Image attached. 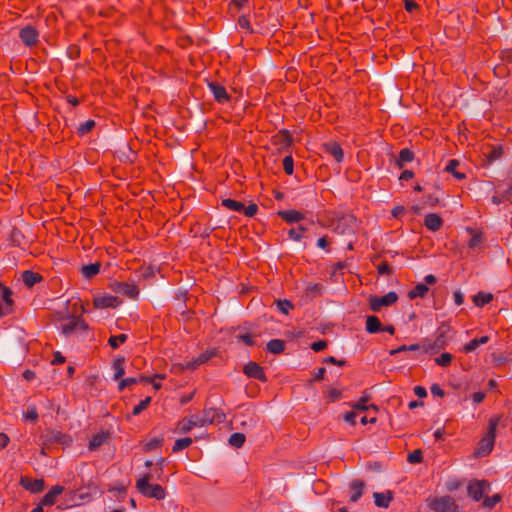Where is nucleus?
Segmentation results:
<instances>
[{
    "mask_svg": "<svg viewBox=\"0 0 512 512\" xmlns=\"http://www.w3.org/2000/svg\"><path fill=\"white\" fill-rule=\"evenodd\" d=\"M22 280L27 287H33L35 284L43 280V276L32 270H25L22 273Z\"/></svg>",
    "mask_w": 512,
    "mask_h": 512,
    "instance_id": "bb28decb",
    "label": "nucleus"
},
{
    "mask_svg": "<svg viewBox=\"0 0 512 512\" xmlns=\"http://www.w3.org/2000/svg\"><path fill=\"white\" fill-rule=\"evenodd\" d=\"M112 368L114 370V377L113 379L114 380H119L123 377V375L125 374V369H124V358L121 357V358H117L113 361L112 363Z\"/></svg>",
    "mask_w": 512,
    "mask_h": 512,
    "instance_id": "4c0bfd02",
    "label": "nucleus"
},
{
    "mask_svg": "<svg viewBox=\"0 0 512 512\" xmlns=\"http://www.w3.org/2000/svg\"><path fill=\"white\" fill-rule=\"evenodd\" d=\"M350 489H351L350 501L356 502L361 498V496L363 494L364 482L359 479L353 480L350 483Z\"/></svg>",
    "mask_w": 512,
    "mask_h": 512,
    "instance_id": "cd10ccee",
    "label": "nucleus"
},
{
    "mask_svg": "<svg viewBox=\"0 0 512 512\" xmlns=\"http://www.w3.org/2000/svg\"><path fill=\"white\" fill-rule=\"evenodd\" d=\"M425 225H438L442 224V218L440 215L436 213H428L424 216V222Z\"/></svg>",
    "mask_w": 512,
    "mask_h": 512,
    "instance_id": "5fc2aeb1",
    "label": "nucleus"
},
{
    "mask_svg": "<svg viewBox=\"0 0 512 512\" xmlns=\"http://www.w3.org/2000/svg\"><path fill=\"white\" fill-rule=\"evenodd\" d=\"M64 491V488L60 485L53 486L41 499V503L44 506H52L56 502L57 496Z\"/></svg>",
    "mask_w": 512,
    "mask_h": 512,
    "instance_id": "393cba45",
    "label": "nucleus"
},
{
    "mask_svg": "<svg viewBox=\"0 0 512 512\" xmlns=\"http://www.w3.org/2000/svg\"><path fill=\"white\" fill-rule=\"evenodd\" d=\"M376 269L379 275L390 276L393 274V268L387 261H381L379 264L376 265Z\"/></svg>",
    "mask_w": 512,
    "mask_h": 512,
    "instance_id": "3c124183",
    "label": "nucleus"
},
{
    "mask_svg": "<svg viewBox=\"0 0 512 512\" xmlns=\"http://www.w3.org/2000/svg\"><path fill=\"white\" fill-rule=\"evenodd\" d=\"M19 37L26 47H33L39 41V32L34 26L27 25L19 31Z\"/></svg>",
    "mask_w": 512,
    "mask_h": 512,
    "instance_id": "4468645a",
    "label": "nucleus"
},
{
    "mask_svg": "<svg viewBox=\"0 0 512 512\" xmlns=\"http://www.w3.org/2000/svg\"><path fill=\"white\" fill-rule=\"evenodd\" d=\"M460 162L457 159H451L449 160L445 171L448 173H451L456 179L463 180L466 178V174L457 171V167L459 166Z\"/></svg>",
    "mask_w": 512,
    "mask_h": 512,
    "instance_id": "f704fd0d",
    "label": "nucleus"
},
{
    "mask_svg": "<svg viewBox=\"0 0 512 512\" xmlns=\"http://www.w3.org/2000/svg\"><path fill=\"white\" fill-rule=\"evenodd\" d=\"M243 372L247 377L259 380L261 382H267L268 380L263 367L253 361L248 362L244 366Z\"/></svg>",
    "mask_w": 512,
    "mask_h": 512,
    "instance_id": "dca6fc26",
    "label": "nucleus"
},
{
    "mask_svg": "<svg viewBox=\"0 0 512 512\" xmlns=\"http://www.w3.org/2000/svg\"><path fill=\"white\" fill-rule=\"evenodd\" d=\"M452 359H453V356L450 353L444 352L439 357H437L435 359V362L437 365H439L441 367H448L451 364Z\"/></svg>",
    "mask_w": 512,
    "mask_h": 512,
    "instance_id": "8fccbe9b",
    "label": "nucleus"
},
{
    "mask_svg": "<svg viewBox=\"0 0 512 512\" xmlns=\"http://www.w3.org/2000/svg\"><path fill=\"white\" fill-rule=\"evenodd\" d=\"M415 158L414 152L409 148H403L399 151L398 158L396 160V166L399 169L404 167L405 162H411Z\"/></svg>",
    "mask_w": 512,
    "mask_h": 512,
    "instance_id": "c85d7f7f",
    "label": "nucleus"
},
{
    "mask_svg": "<svg viewBox=\"0 0 512 512\" xmlns=\"http://www.w3.org/2000/svg\"><path fill=\"white\" fill-rule=\"evenodd\" d=\"M193 443L192 438L190 437H184L177 439L172 447L173 453H177L179 451H182L186 448H188Z\"/></svg>",
    "mask_w": 512,
    "mask_h": 512,
    "instance_id": "a19ab883",
    "label": "nucleus"
},
{
    "mask_svg": "<svg viewBox=\"0 0 512 512\" xmlns=\"http://www.w3.org/2000/svg\"><path fill=\"white\" fill-rule=\"evenodd\" d=\"M366 331L375 334L382 331V324L377 316L371 315L366 319Z\"/></svg>",
    "mask_w": 512,
    "mask_h": 512,
    "instance_id": "7c9ffc66",
    "label": "nucleus"
},
{
    "mask_svg": "<svg viewBox=\"0 0 512 512\" xmlns=\"http://www.w3.org/2000/svg\"><path fill=\"white\" fill-rule=\"evenodd\" d=\"M367 400H368V397H361L360 400L353 406V408L356 410H362V411H365L369 408H372L374 410L378 409L377 406L374 404L367 406L366 405Z\"/></svg>",
    "mask_w": 512,
    "mask_h": 512,
    "instance_id": "680f3d73",
    "label": "nucleus"
},
{
    "mask_svg": "<svg viewBox=\"0 0 512 512\" xmlns=\"http://www.w3.org/2000/svg\"><path fill=\"white\" fill-rule=\"evenodd\" d=\"M428 507L434 512H459V507L451 496L430 498Z\"/></svg>",
    "mask_w": 512,
    "mask_h": 512,
    "instance_id": "39448f33",
    "label": "nucleus"
},
{
    "mask_svg": "<svg viewBox=\"0 0 512 512\" xmlns=\"http://www.w3.org/2000/svg\"><path fill=\"white\" fill-rule=\"evenodd\" d=\"M271 144L278 153H292L294 138L288 129H281L271 137Z\"/></svg>",
    "mask_w": 512,
    "mask_h": 512,
    "instance_id": "20e7f679",
    "label": "nucleus"
},
{
    "mask_svg": "<svg viewBox=\"0 0 512 512\" xmlns=\"http://www.w3.org/2000/svg\"><path fill=\"white\" fill-rule=\"evenodd\" d=\"M10 242L12 245L18 247L27 243L25 235L17 227H14L10 234Z\"/></svg>",
    "mask_w": 512,
    "mask_h": 512,
    "instance_id": "e433bc0d",
    "label": "nucleus"
},
{
    "mask_svg": "<svg viewBox=\"0 0 512 512\" xmlns=\"http://www.w3.org/2000/svg\"><path fill=\"white\" fill-rule=\"evenodd\" d=\"M323 150L330 154L337 163H341L344 158L343 149L336 141H330L323 144Z\"/></svg>",
    "mask_w": 512,
    "mask_h": 512,
    "instance_id": "4be33fe9",
    "label": "nucleus"
},
{
    "mask_svg": "<svg viewBox=\"0 0 512 512\" xmlns=\"http://www.w3.org/2000/svg\"><path fill=\"white\" fill-rule=\"evenodd\" d=\"M246 437L243 433L235 432L229 437V444L235 448H240L244 445Z\"/></svg>",
    "mask_w": 512,
    "mask_h": 512,
    "instance_id": "79ce46f5",
    "label": "nucleus"
},
{
    "mask_svg": "<svg viewBox=\"0 0 512 512\" xmlns=\"http://www.w3.org/2000/svg\"><path fill=\"white\" fill-rule=\"evenodd\" d=\"M193 429L191 420L189 417H184L181 420H179L176 424V431L179 434H186L190 432Z\"/></svg>",
    "mask_w": 512,
    "mask_h": 512,
    "instance_id": "ea45409f",
    "label": "nucleus"
},
{
    "mask_svg": "<svg viewBox=\"0 0 512 512\" xmlns=\"http://www.w3.org/2000/svg\"><path fill=\"white\" fill-rule=\"evenodd\" d=\"M122 303L118 296L111 294H98L94 296L93 306L96 309L117 308Z\"/></svg>",
    "mask_w": 512,
    "mask_h": 512,
    "instance_id": "9b49d317",
    "label": "nucleus"
},
{
    "mask_svg": "<svg viewBox=\"0 0 512 512\" xmlns=\"http://www.w3.org/2000/svg\"><path fill=\"white\" fill-rule=\"evenodd\" d=\"M101 264L99 262L90 263L88 265H83L81 268V272L84 277L92 278L96 276L100 272Z\"/></svg>",
    "mask_w": 512,
    "mask_h": 512,
    "instance_id": "c9c22d12",
    "label": "nucleus"
},
{
    "mask_svg": "<svg viewBox=\"0 0 512 512\" xmlns=\"http://www.w3.org/2000/svg\"><path fill=\"white\" fill-rule=\"evenodd\" d=\"M277 307L283 314L287 315L294 308V305L290 300L284 299L277 301Z\"/></svg>",
    "mask_w": 512,
    "mask_h": 512,
    "instance_id": "4d7b16f0",
    "label": "nucleus"
},
{
    "mask_svg": "<svg viewBox=\"0 0 512 512\" xmlns=\"http://www.w3.org/2000/svg\"><path fill=\"white\" fill-rule=\"evenodd\" d=\"M501 500L502 495L497 493L491 497H486L482 502V506L484 508L493 509L499 502H501Z\"/></svg>",
    "mask_w": 512,
    "mask_h": 512,
    "instance_id": "de8ad7c7",
    "label": "nucleus"
},
{
    "mask_svg": "<svg viewBox=\"0 0 512 512\" xmlns=\"http://www.w3.org/2000/svg\"><path fill=\"white\" fill-rule=\"evenodd\" d=\"M214 229L215 228H210L209 226H190L189 232L193 237H206L209 236Z\"/></svg>",
    "mask_w": 512,
    "mask_h": 512,
    "instance_id": "58836bf2",
    "label": "nucleus"
},
{
    "mask_svg": "<svg viewBox=\"0 0 512 512\" xmlns=\"http://www.w3.org/2000/svg\"><path fill=\"white\" fill-rule=\"evenodd\" d=\"M422 210L423 208L418 205L412 206L409 210H406L404 206H395L392 209L391 214L398 221H404L402 218L404 215H408L405 219L406 221H416L415 216L422 215Z\"/></svg>",
    "mask_w": 512,
    "mask_h": 512,
    "instance_id": "f8f14e48",
    "label": "nucleus"
},
{
    "mask_svg": "<svg viewBox=\"0 0 512 512\" xmlns=\"http://www.w3.org/2000/svg\"><path fill=\"white\" fill-rule=\"evenodd\" d=\"M354 222V215L347 212H337L331 219V224H353Z\"/></svg>",
    "mask_w": 512,
    "mask_h": 512,
    "instance_id": "473e14b6",
    "label": "nucleus"
},
{
    "mask_svg": "<svg viewBox=\"0 0 512 512\" xmlns=\"http://www.w3.org/2000/svg\"><path fill=\"white\" fill-rule=\"evenodd\" d=\"M306 231V226H298V228H291L289 230V237L292 238L295 241H299L303 233Z\"/></svg>",
    "mask_w": 512,
    "mask_h": 512,
    "instance_id": "13d9d810",
    "label": "nucleus"
},
{
    "mask_svg": "<svg viewBox=\"0 0 512 512\" xmlns=\"http://www.w3.org/2000/svg\"><path fill=\"white\" fill-rule=\"evenodd\" d=\"M283 169L287 175H292L294 172V161L290 153L283 159Z\"/></svg>",
    "mask_w": 512,
    "mask_h": 512,
    "instance_id": "6e6d98bb",
    "label": "nucleus"
},
{
    "mask_svg": "<svg viewBox=\"0 0 512 512\" xmlns=\"http://www.w3.org/2000/svg\"><path fill=\"white\" fill-rule=\"evenodd\" d=\"M285 341L281 339H272L266 344V350L272 354H280L285 350Z\"/></svg>",
    "mask_w": 512,
    "mask_h": 512,
    "instance_id": "2f4dec72",
    "label": "nucleus"
},
{
    "mask_svg": "<svg viewBox=\"0 0 512 512\" xmlns=\"http://www.w3.org/2000/svg\"><path fill=\"white\" fill-rule=\"evenodd\" d=\"M23 417L26 421L36 423L39 418L37 407L35 405H29L27 410L23 413Z\"/></svg>",
    "mask_w": 512,
    "mask_h": 512,
    "instance_id": "c03bdc74",
    "label": "nucleus"
},
{
    "mask_svg": "<svg viewBox=\"0 0 512 512\" xmlns=\"http://www.w3.org/2000/svg\"><path fill=\"white\" fill-rule=\"evenodd\" d=\"M238 342H243L246 346L253 347L256 345V341L254 336L250 333L238 334L236 336Z\"/></svg>",
    "mask_w": 512,
    "mask_h": 512,
    "instance_id": "603ef678",
    "label": "nucleus"
},
{
    "mask_svg": "<svg viewBox=\"0 0 512 512\" xmlns=\"http://www.w3.org/2000/svg\"><path fill=\"white\" fill-rule=\"evenodd\" d=\"M222 206L248 217L254 216L258 211V206L256 203H250L248 206H245L243 202L231 198L223 199Z\"/></svg>",
    "mask_w": 512,
    "mask_h": 512,
    "instance_id": "0eeeda50",
    "label": "nucleus"
},
{
    "mask_svg": "<svg viewBox=\"0 0 512 512\" xmlns=\"http://www.w3.org/2000/svg\"><path fill=\"white\" fill-rule=\"evenodd\" d=\"M238 25L242 28L247 30L250 34L254 33V30L252 29V26L250 24V20L247 16L242 15L238 18Z\"/></svg>",
    "mask_w": 512,
    "mask_h": 512,
    "instance_id": "0e129e2a",
    "label": "nucleus"
},
{
    "mask_svg": "<svg viewBox=\"0 0 512 512\" xmlns=\"http://www.w3.org/2000/svg\"><path fill=\"white\" fill-rule=\"evenodd\" d=\"M154 378H160L161 380L165 379V375L163 374H155L153 377H127L121 379L118 385V390L122 392L126 387H129L134 384L143 383V382H152Z\"/></svg>",
    "mask_w": 512,
    "mask_h": 512,
    "instance_id": "a211bd4d",
    "label": "nucleus"
},
{
    "mask_svg": "<svg viewBox=\"0 0 512 512\" xmlns=\"http://www.w3.org/2000/svg\"><path fill=\"white\" fill-rule=\"evenodd\" d=\"M151 474L146 473L136 482V488L143 496L162 500L166 496L165 489L159 484H150Z\"/></svg>",
    "mask_w": 512,
    "mask_h": 512,
    "instance_id": "7ed1b4c3",
    "label": "nucleus"
},
{
    "mask_svg": "<svg viewBox=\"0 0 512 512\" xmlns=\"http://www.w3.org/2000/svg\"><path fill=\"white\" fill-rule=\"evenodd\" d=\"M500 422V417L494 416L489 419L488 423V431L485 436H483L479 442L478 447L475 451L476 457H484L489 455L495 444L496 439V430Z\"/></svg>",
    "mask_w": 512,
    "mask_h": 512,
    "instance_id": "f257e3e1",
    "label": "nucleus"
},
{
    "mask_svg": "<svg viewBox=\"0 0 512 512\" xmlns=\"http://www.w3.org/2000/svg\"><path fill=\"white\" fill-rule=\"evenodd\" d=\"M96 126V122L92 119L87 120L85 123H82L77 128V134L78 136H84L88 133H90L94 127Z\"/></svg>",
    "mask_w": 512,
    "mask_h": 512,
    "instance_id": "a18cd8bd",
    "label": "nucleus"
},
{
    "mask_svg": "<svg viewBox=\"0 0 512 512\" xmlns=\"http://www.w3.org/2000/svg\"><path fill=\"white\" fill-rule=\"evenodd\" d=\"M207 86L218 104H225L231 100V96L222 84L216 81H207Z\"/></svg>",
    "mask_w": 512,
    "mask_h": 512,
    "instance_id": "ddd939ff",
    "label": "nucleus"
},
{
    "mask_svg": "<svg viewBox=\"0 0 512 512\" xmlns=\"http://www.w3.org/2000/svg\"><path fill=\"white\" fill-rule=\"evenodd\" d=\"M277 215L288 224H292L295 222L299 223L301 221H309L311 223H314V220L312 218H308L303 212L294 209L278 211Z\"/></svg>",
    "mask_w": 512,
    "mask_h": 512,
    "instance_id": "2eb2a0df",
    "label": "nucleus"
},
{
    "mask_svg": "<svg viewBox=\"0 0 512 512\" xmlns=\"http://www.w3.org/2000/svg\"><path fill=\"white\" fill-rule=\"evenodd\" d=\"M49 443H59L64 446H69L72 444V438L70 435L62 433L61 431L52 430L50 431V435L47 439Z\"/></svg>",
    "mask_w": 512,
    "mask_h": 512,
    "instance_id": "a878e982",
    "label": "nucleus"
},
{
    "mask_svg": "<svg viewBox=\"0 0 512 512\" xmlns=\"http://www.w3.org/2000/svg\"><path fill=\"white\" fill-rule=\"evenodd\" d=\"M114 290L131 299H136L139 295V288L134 283L116 282Z\"/></svg>",
    "mask_w": 512,
    "mask_h": 512,
    "instance_id": "412c9836",
    "label": "nucleus"
},
{
    "mask_svg": "<svg viewBox=\"0 0 512 512\" xmlns=\"http://www.w3.org/2000/svg\"><path fill=\"white\" fill-rule=\"evenodd\" d=\"M88 329V324L81 316H69L60 325V331L66 337L71 336L77 331H86Z\"/></svg>",
    "mask_w": 512,
    "mask_h": 512,
    "instance_id": "423d86ee",
    "label": "nucleus"
},
{
    "mask_svg": "<svg viewBox=\"0 0 512 512\" xmlns=\"http://www.w3.org/2000/svg\"><path fill=\"white\" fill-rule=\"evenodd\" d=\"M407 461L411 464L421 463L423 461V452L421 449H415L407 456Z\"/></svg>",
    "mask_w": 512,
    "mask_h": 512,
    "instance_id": "09e8293b",
    "label": "nucleus"
},
{
    "mask_svg": "<svg viewBox=\"0 0 512 512\" xmlns=\"http://www.w3.org/2000/svg\"><path fill=\"white\" fill-rule=\"evenodd\" d=\"M110 437V433L108 431H100L94 434L88 443V449L90 451H96L100 446H102Z\"/></svg>",
    "mask_w": 512,
    "mask_h": 512,
    "instance_id": "b1692460",
    "label": "nucleus"
},
{
    "mask_svg": "<svg viewBox=\"0 0 512 512\" xmlns=\"http://www.w3.org/2000/svg\"><path fill=\"white\" fill-rule=\"evenodd\" d=\"M429 292V287L424 283H418L409 292L408 298L414 300L416 298H424Z\"/></svg>",
    "mask_w": 512,
    "mask_h": 512,
    "instance_id": "c756f323",
    "label": "nucleus"
},
{
    "mask_svg": "<svg viewBox=\"0 0 512 512\" xmlns=\"http://www.w3.org/2000/svg\"><path fill=\"white\" fill-rule=\"evenodd\" d=\"M163 439L152 438L144 446L146 452L153 451L162 445Z\"/></svg>",
    "mask_w": 512,
    "mask_h": 512,
    "instance_id": "052dcab7",
    "label": "nucleus"
},
{
    "mask_svg": "<svg viewBox=\"0 0 512 512\" xmlns=\"http://www.w3.org/2000/svg\"><path fill=\"white\" fill-rule=\"evenodd\" d=\"M493 300V294L480 291L473 296V303L478 307H483Z\"/></svg>",
    "mask_w": 512,
    "mask_h": 512,
    "instance_id": "72a5a7b5",
    "label": "nucleus"
},
{
    "mask_svg": "<svg viewBox=\"0 0 512 512\" xmlns=\"http://www.w3.org/2000/svg\"><path fill=\"white\" fill-rule=\"evenodd\" d=\"M80 52H81L80 46L77 44H71L67 48V56L73 60L78 59L80 57Z\"/></svg>",
    "mask_w": 512,
    "mask_h": 512,
    "instance_id": "e2e57ef3",
    "label": "nucleus"
},
{
    "mask_svg": "<svg viewBox=\"0 0 512 512\" xmlns=\"http://www.w3.org/2000/svg\"><path fill=\"white\" fill-rule=\"evenodd\" d=\"M489 488L490 483L487 480H472L467 486V493L471 499L478 502Z\"/></svg>",
    "mask_w": 512,
    "mask_h": 512,
    "instance_id": "9d476101",
    "label": "nucleus"
},
{
    "mask_svg": "<svg viewBox=\"0 0 512 512\" xmlns=\"http://www.w3.org/2000/svg\"><path fill=\"white\" fill-rule=\"evenodd\" d=\"M199 366L200 365L198 364L196 358H194L192 360L185 361L180 364V367L182 370H191V371L197 369Z\"/></svg>",
    "mask_w": 512,
    "mask_h": 512,
    "instance_id": "338daca9",
    "label": "nucleus"
},
{
    "mask_svg": "<svg viewBox=\"0 0 512 512\" xmlns=\"http://www.w3.org/2000/svg\"><path fill=\"white\" fill-rule=\"evenodd\" d=\"M189 419L191 420V424H192L193 428L194 427H203V426L208 425L203 415H202V417H198L196 415H190Z\"/></svg>",
    "mask_w": 512,
    "mask_h": 512,
    "instance_id": "69168bd1",
    "label": "nucleus"
},
{
    "mask_svg": "<svg viewBox=\"0 0 512 512\" xmlns=\"http://www.w3.org/2000/svg\"><path fill=\"white\" fill-rule=\"evenodd\" d=\"M203 416L207 424H220L226 419L225 413L220 408H204Z\"/></svg>",
    "mask_w": 512,
    "mask_h": 512,
    "instance_id": "aec40b11",
    "label": "nucleus"
},
{
    "mask_svg": "<svg viewBox=\"0 0 512 512\" xmlns=\"http://www.w3.org/2000/svg\"><path fill=\"white\" fill-rule=\"evenodd\" d=\"M13 306L12 290L0 282V317L11 314Z\"/></svg>",
    "mask_w": 512,
    "mask_h": 512,
    "instance_id": "1a4fd4ad",
    "label": "nucleus"
},
{
    "mask_svg": "<svg viewBox=\"0 0 512 512\" xmlns=\"http://www.w3.org/2000/svg\"><path fill=\"white\" fill-rule=\"evenodd\" d=\"M398 300L396 292L391 291L384 296L370 295L368 298L369 308L373 312H379L382 307H387L395 304Z\"/></svg>",
    "mask_w": 512,
    "mask_h": 512,
    "instance_id": "6e6552de",
    "label": "nucleus"
},
{
    "mask_svg": "<svg viewBox=\"0 0 512 512\" xmlns=\"http://www.w3.org/2000/svg\"><path fill=\"white\" fill-rule=\"evenodd\" d=\"M451 326L447 322H442L436 331V337L433 342H429L425 340L423 342V348L426 353L434 354L438 353L440 350L444 349L448 344V339L450 337Z\"/></svg>",
    "mask_w": 512,
    "mask_h": 512,
    "instance_id": "f03ea898",
    "label": "nucleus"
},
{
    "mask_svg": "<svg viewBox=\"0 0 512 512\" xmlns=\"http://www.w3.org/2000/svg\"><path fill=\"white\" fill-rule=\"evenodd\" d=\"M150 402H151V397H150V396H148V397H146L145 399L141 400V401L139 402V404H137V405L133 408V410H132V413H131V414H132L133 416H137V415H139L142 411H144V410L149 406Z\"/></svg>",
    "mask_w": 512,
    "mask_h": 512,
    "instance_id": "864d4df0",
    "label": "nucleus"
},
{
    "mask_svg": "<svg viewBox=\"0 0 512 512\" xmlns=\"http://www.w3.org/2000/svg\"><path fill=\"white\" fill-rule=\"evenodd\" d=\"M19 484L31 493H40L45 488V482L43 479H31L27 476H21Z\"/></svg>",
    "mask_w": 512,
    "mask_h": 512,
    "instance_id": "f3484780",
    "label": "nucleus"
},
{
    "mask_svg": "<svg viewBox=\"0 0 512 512\" xmlns=\"http://www.w3.org/2000/svg\"><path fill=\"white\" fill-rule=\"evenodd\" d=\"M214 356H216V351H214V350L208 351L207 350V351H204L201 354H199L196 357V360H197L199 365H202V364L208 362Z\"/></svg>",
    "mask_w": 512,
    "mask_h": 512,
    "instance_id": "bf43d9fd",
    "label": "nucleus"
},
{
    "mask_svg": "<svg viewBox=\"0 0 512 512\" xmlns=\"http://www.w3.org/2000/svg\"><path fill=\"white\" fill-rule=\"evenodd\" d=\"M466 230L471 236L470 240L468 241V247L470 249L481 248L485 241L483 231L480 228L473 226H467Z\"/></svg>",
    "mask_w": 512,
    "mask_h": 512,
    "instance_id": "6ab92c4d",
    "label": "nucleus"
},
{
    "mask_svg": "<svg viewBox=\"0 0 512 512\" xmlns=\"http://www.w3.org/2000/svg\"><path fill=\"white\" fill-rule=\"evenodd\" d=\"M128 336L126 334L112 335L108 339V344L112 349H117L120 344L127 341Z\"/></svg>",
    "mask_w": 512,
    "mask_h": 512,
    "instance_id": "49530a36",
    "label": "nucleus"
},
{
    "mask_svg": "<svg viewBox=\"0 0 512 512\" xmlns=\"http://www.w3.org/2000/svg\"><path fill=\"white\" fill-rule=\"evenodd\" d=\"M503 154L504 149L501 144L487 145L486 150L483 152V155L486 157L488 164H491L492 162L500 159Z\"/></svg>",
    "mask_w": 512,
    "mask_h": 512,
    "instance_id": "5701e85b",
    "label": "nucleus"
},
{
    "mask_svg": "<svg viewBox=\"0 0 512 512\" xmlns=\"http://www.w3.org/2000/svg\"><path fill=\"white\" fill-rule=\"evenodd\" d=\"M374 498H375V504L378 507H383V508H387L389 506L390 502L392 501V496L390 493L388 495H386L384 493H375Z\"/></svg>",
    "mask_w": 512,
    "mask_h": 512,
    "instance_id": "37998d69",
    "label": "nucleus"
},
{
    "mask_svg": "<svg viewBox=\"0 0 512 512\" xmlns=\"http://www.w3.org/2000/svg\"><path fill=\"white\" fill-rule=\"evenodd\" d=\"M249 0H232L229 3L231 9H235L237 11L241 10L248 4Z\"/></svg>",
    "mask_w": 512,
    "mask_h": 512,
    "instance_id": "774afa93",
    "label": "nucleus"
}]
</instances>
